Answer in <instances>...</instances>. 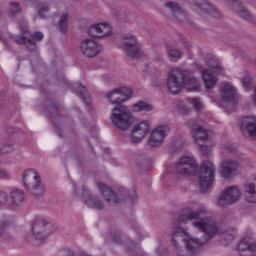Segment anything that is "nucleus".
<instances>
[{"instance_id":"1","label":"nucleus","mask_w":256,"mask_h":256,"mask_svg":"<svg viewBox=\"0 0 256 256\" xmlns=\"http://www.w3.org/2000/svg\"><path fill=\"white\" fill-rule=\"evenodd\" d=\"M219 233L221 226L205 208H184L173 226L172 245L175 249H180V243L183 241L190 256L199 255L201 247L207 241L215 239Z\"/></svg>"},{"instance_id":"2","label":"nucleus","mask_w":256,"mask_h":256,"mask_svg":"<svg viewBox=\"0 0 256 256\" xmlns=\"http://www.w3.org/2000/svg\"><path fill=\"white\" fill-rule=\"evenodd\" d=\"M112 125L119 131H129L135 124V116L125 105L115 106L110 113Z\"/></svg>"},{"instance_id":"3","label":"nucleus","mask_w":256,"mask_h":256,"mask_svg":"<svg viewBox=\"0 0 256 256\" xmlns=\"http://www.w3.org/2000/svg\"><path fill=\"white\" fill-rule=\"evenodd\" d=\"M23 183L32 197H43L45 187L41 184V176L34 169L26 170L22 175Z\"/></svg>"},{"instance_id":"4","label":"nucleus","mask_w":256,"mask_h":256,"mask_svg":"<svg viewBox=\"0 0 256 256\" xmlns=\"http://www.w3.org/2000/svg\"><path fill=\"white\" fill-rule=\"evenodd\" d=\"M187 70L181 68H172L167 74L166 85L170 93L177 95L181 93L185 85V75H187Z\"/></svg>"},{"instance_id":"5","label":"nucleus","mask_w":256,"mask_h":256,"mask_svg":"<svg viewBox=\"0 0 256 256\" xmlns=\"http://www.w3.org/2000/svg\"><path fill=\"white\" fill-rule=\"evenodd\" d=\"M198 180L202 193L209 191V187L215 181V165L210 161L203 162L198 172Z\"/></svg>"},{"instance_id":"6","label":"nucleus","mask_w":256,"mask_h":256,"mask_svg":"<svg viewBox=\"0 0 256 256\" xmlns=\"http://www.w3.org/2000/svg\"><path fill=\"white\" fill-rule=\"evenodd\" d=\"M121 42L122 48L129 59H139L141 57V45H139V40H137V36L133 33L124 34Z\"/></svg>"},{"instance_id":"7","label":"nucleus","mask_w":256,"mask_h":256,"mask_svg":"<svg viewBox=\"0 0 256 256\" xmlns=\"http://www.w3.org/2000/svg\"><path fill=\"white\" fill-rule=\"evenodd\" d=\"M133 97V90L129 87H119L110 91L107 94V99L112 103V105H122L125 101H129Z\"/></svg>"},{"instance_id":"8","label":"nucleus","mask_w":256,"mask_h":256,"mask_svg":"<svg viewBox=\"0 0 256 256\" xmlns=\"http://www.w3.org/2000/svg\"><path fill=\"white\" fill-rule=\"evenodd\" d=\"M179 175H195L197 172V159L193 156H182L176 165Z\"/></svg>"},{"instance_id":"9","label":"nucleus","mask_w":256,"mask_h":256,"mask_svg":"<svg viewBox=\"0 0 256 256\" xmlns=\"http://www.w3.org/2000/svg\"><path fill=\"white\" fill-rule=\"evenodd\" d=\"M169 133H171V128L168 125L157 126L149 136L148 145L150 147H161Z\"/></svg>"},{"instance_id":"10","label":"nucleus","mask_w":256,"mask_h":256,"mask_svg":"<svg viewBox=\"0 0 256 256\" xmlns=\"http://www.w3.org/2000/svg\"><path fill=\"white\" fill-rule=\"evenodd\" d=\"M239 201V188L236 186H230L226 188L220 194L218 198L219 207H227L228 205H233Z\"/></svg>"},{"instance_id":"11","label":"nucleus","mask_w":256,"mask_h":256,"mask_svg":"<svg viewBox=\"0 0 256 256\" xmlns=\"http://www.w3.org/2000/svg\"><path fill=\"white\" fill-rule=\"evenodd\" d=\"M149 129H151V123L148 120L136 124L131 132V143H141L145 139V136L149 134Z\"/></svg>"},{"instance_id":"12","label":"nucleus","mask_w":256,"mask_h":256,"mask_svg":"<svg viewBox=\"0 0 256 256\" xmlns=\"http://www.w3.org/2000/svg\"><path fill=\"white\" fill-rule=\"evenodd\" d=\"M103 51V47L93 39H85L81 43V53L85 57H97Z\"/></svg>"},{"instance_id":"13","label":"nucleus","mask_w":256,"mask_h":256,"mask_svg":"<svg viewBox=\"0 0 256 256\" xmlns=\"http://www.w3.org/2000/svg\"><path fill=\"white\" fill-rule=\"evenodd\" d=\"M239 171V162L231 159L222 161L220 164V175L224 179H233Z\"/></svg>"},{"instance_id":"14","label":"nucleus","mask_w":256,"mask_h":256,"mask_svg":"<svg viewBox=\"0 0 256 256\" xmlns=\"http://www.w3.org/2000/svg\"><path fill=\"white\" fill-rule=\"evenodd\" d=\"M31 231L33 237L39 241L47 239V237L51 235V232H49V223L45 222L43 219L36 220L31 228Z\"/></svg>"},{"instance_id":"15","label":"nucleus","mask_w":256,"mask_h":256,"mask_svg":"<svg viewBox=\"0 0 256 256\" xmlns=\"http://www.w3.org/2000/svg\"><path fill=\"white\" fill-rule=\"evenodd\" d=\"M220 95L223 103H228V105H237V93L235 92V87L229 83L222 84L220 87Z\"/></svg>"},{"instance_id":"16","label":"nucleus","mask_w":256,"mask_h":256,"mask_svg":"<svg viewBox=\"0 0 256 256\" xmlns=\"http://www.w3.org/2000/svg\"><path fill=\"white\" fill-rule=\"evenodd\" d=\"M82 201L91 209H97L98 211L105 209V203H103V200L91 195L86 187L82 188Z\"/></svg>"},{"instance_id":"17","label":"nucleus","mask_w":256,"mask_h":256,"mask_svg":"<svg viewBox=\"0 0 256 256\" xmlns=\"http://www.w3.org/2000/svg\"><path fill=\"white\" fill-rule=\"evenodd\" d=\"M240 256H256V242L251 237H244L238 244Z\"/></svg>"},{"instance_id":"18","label":"nucleus","mask_w":256,"mask_h":256,"mask_svg":"<svg viewBox=\"0 0 256 256\" xmlns=\"http://www.w3.org/2000/svg\"><path fill=\"white\" fill-rule=\"evenodd\" d=\"M243 135H248L251 139H256V116H246L240 125Z\"/></svg>"},{"instance_id":"19","label":"nucleus","mask_w":256,"mask_h":256,"mask_svg":"<svg viewBox=\"0 0 256 256\" xmlns=\"http://www.w3.org/2000/svg\"><path fill=\"white\" fill-rule=\"evenodd\" d=\"M111 33V26L107 23L92 25L88 28V35L94 38L107 37Z\"/></svg>"},{"instance_id":"20","label":"nucleus","mask_w":256,"mask_h":256,"mask_svg":"<svg viewBox=\"0 0 256 256\" xmlns=\"http://www.w3.org/2000/svg\"><path fill=\"white\" fill-rule=\"evenodd\" d=\"M226 3L232 7L238 17L244 19V21H253V16H251V13L241 5L239 0H226Z\"/></svg>"},{"instance_id":"21","label":"nucleus","mask_w":256,"mask_h":256,"mask_svg":"<svg viewBox=\"0 0 256 256\" xmlns=\"http://www.w3.org/2000/svg\"><path fill=\"white\" fill-rule=\"evenodd\" d=\"M191 135H192L194 141H196V143H199V141L211 140L212 132H211V130H207L206 128H204L201 125L195 124L192 127Z\"/></svg>"},{"instance_id":"22","label":"nucleus","mask_w":256,"mask_h":256,"mask_svg":"<svg viewBox=\"0 0 256 256\" xmlns=\"http://www.w3.org/2000/svg\"><path fill=\"white\" fill-rule=\"evenodd\" d=\"M165 7L170 9L173 17H175L178 23H184V21H187V14L185 13V11H183V8H181L178 3L166 2Z\"/></svg>"},{"instance_id":"23","label":"nucleus","mask_w":256,"mask_h":256,"mask_svg":"<svg viewBox=\"0 0 256 256\" xmlns=\"http://www.w3.org/2000/svg\"><path fill=\"white\" fill-rule=\"evenodd\" d=\"M194 3L196 7H199L202 11H205L208 13V15H211L214 19L221 18V12L217 10L213 5H211L207 0H194Z\"/></svg>"},{"instance_id":"24","label":"nucleus","mask_w":256,"mask_h":256,"mask_svg":"<svg viewBox=\"0 0 256 256\" xmlns=\"http://www.w3.org/2000/svg\"><path fill=\"white\" fill-rule=\"evenodd\" d=\"M98 190L108 203L116 204L119 202V195H117V193H115L113 189H111V187L107 186L106 184L98 183Z\"/></svg>"},{"instance_id":"25","label":"nucleus","mask_w":256,"mask_h":256,"mask_svg":"<svg viewBox=\"0 0 256 256\" xmlns=\"http://www.w3.org/2000/svg\"><path fill=\"white\" fill-rule=\"evenodd\" d=\"M9 195L11 209L20 207V205L25 201V194L23 193V190L11 188L9 190Z\"/></svg>"},{"instance_id":"26","label":"nucleus","mask_w":256,"mask_h":256,"mask_svg":"<svg viewBox=\"0 0 256 256\" xmlns=\"http://www.w3.org/2000/svg\"><path fill=\"white\" fill-rule=\"evenodd\" d=\"M202 81L206 89H213L217 85V76L209 69L202 70Z\"/></svg>"},{"instance_id":"27","label":"nucleus","mask_w":256,"mask_h":256,"mask_svg":"<svg viewBox=\"0 0 256 256\" xmlns=\"http://www.w3.org/2000/svg\"><path fill=\"white\" fill-rule=\"evenodd\" d=\"M44 37L45 35L42 32H34L26 42L28 51H35L37 49V43L43 41Z\"/></svg>"},{"instance_id":"28","label":"nucleus","mask_w":256,"mask_h":256,"mask_svg":"<svg viewBox=\"0 0 256 256\" xmlns=\"http://www.w3.org/2000/svg\"><path fill=\"white\" fill-rule=\"evenodd\" d=\"M184 87H186V89H188L189 91H199L201 83H199V80L196 77L187 78V75H185Z\"/></svg>"},{"instance_id":"29","label":"nucleus","mask_w":256,"mask_h":256,"mask_svg":"<svg viewBox=\"0 0 256 256\" xmlns=\"http://www.w3.org/2000/svg\"><path fill=\"white\" fill-rule=\"evenodd\" d=\"M0 209H11L9 190H0Z\"/></svg>"},{"instance_id":"30","label":"nucleus","mask_w":256,"mask_h":256,"mask_svg":"<svg viewBox=\"0 0 256 256\" xmlns=\"http://www.w3.org/2000/svg\"><path fill=\"white\" fill-rule=\"evenodd\" d=\"M132 110L135 112V113H139V111H153V105L147 103V102H144V101H139L135 104L132 105Z\"/></svg>"},{"instance_id":"31","label":"nucleus","mask_w":256,"mask_h":256,"mask_svg":"<svg viewBox=\"0 0 256 256\" xmlns=\"http://www.w3.org/2000/svg\"><path fill=\"white\" fill-rule=\"evenodd\" d=\"M169 61L173 63H177L179 59H181V51L177 50V48L169 47L167 51Z\"/></svg>"},{"instance_id":"32","label":"nucleus","mask_w":256,"mask_h":256,"mask_svg":"<svg viewBox=\"0 0 256 256\" xmlns=\"http://www.w3.org/2000/svg\"><path fill=\"white\" fill-rule=\"evenodd\" d=\"M68 21H69V14L68 13L62 14V16L58 22V29L62 33H67Z\"/></svg>"},{"instance_id":"33","label":"nucleus","mask_w":256,"mask_h":256,"mask_svg":"<svg viewBox=\"0 0 256 256\" xmlns=\"http://www.w3.org/2000/svg\"><path fill=\"white\" fill-rule=\"evenodd\" d=\"M207 65L208 67H210V69H214V71L216 73H220V71H222V67H221V63H219V60L215 59V58H210L207 61Z\"/></svg>"},{"instance_id":"34","label":"nucleus","mask_w":256,"mask_h":256,"mask_svg":"<svg viewBox=\"0 0 256 256\" xmlns=\"http://www.w3.org/2000/svg\"><path fill=\"white\" fill-rule=\"evenodd\" d=\"M188 103L195 109V111H201L203 109V102L199 98H188Z\"/></svg>"},{"instance_id":"35","label":"nucleus","mask_w":256,"mask_h":256,"mask_svg":"<svg viewBox=\"0 0 256 256\" xmlns=\"http://www.w3.org/2000/svg\"><path fill=\"white\" fill-rule=\"evenodd\" d=\"M242 85L246 91H249L251 89V85H253V79L249 75H246L242 78Z\"/></svg>"},{"instance_id":"36","label":"nucleus","mask_w":256,"mask_h":256,"mask_svg":"<svg viewBox=\"0 0 256 256\" xmlns=\"http://www.w3.org/2000/svg\"><path fill=\"white\" fill-rule=\"evenodd\" d=\"M74 89L78 91L79 95L82 97H87V88L81 84H75Z\"/></svg>"},{"instance_id":"37","label":"nucleus","mask_w":256,"mask_h":256,"mask_svg":"<svg viewBox=\"0 0 256 256\" xmlns=\"http://www.w3.org/2000/svg\"><path fill=\"white\" fill-rule=\"evenodd\" d=\"M21 11V8H19V3L18 2H12L10 4V13L11 15H17Z\"/></svg>"},{"instance_id":"38","label":"nucleus","mask_w":256,"mask_h":256,"mask_svg":"<svg viewBox=\"0 0 256 256\" xmlns=\"http://www.w3.org/2000/svg\"><path fill=\"white\" fill-rule=\"evenodd\" d=\"M199 149L205 157L211 154V146L200 145Z\"/></svg>"},{"instance_id":"39","label":"nucleus","mask_w":256,"mask_h":256,"mask_svg":"<svg viewBox=\"0 0 256 256\" xmlns=\"http://www.w3.org/2000/svg\"><path fill=\"white\" fill-rule=\"evenodd\" d=\"M15 43H17V45H27V43H25V41H27V36L22 35V36H16L14 38Z\"/></svg>"},{"instance_id":"40","label":"nucleus","mask_w":256,"mask_h":256,"mask_svg":"<svg viewBox=\"0 0 256 256\" xmlns=\"http://www.w3.org/2000/svg\"><path fill=\"white\" fill-rule=\"evenodd\" d=\"M11 151H13V146H11V144L4 145L0 148V153H2V155H7V153H11Z\"/></svg>"},{"instance_id":"41","label":"nucleus","mask_w":256,"mask_h":256,"mask_svg":"<svg viewBox=\"0 0 256 256\" xmlns=\"http://www.w3.org/2000/svg\"><path fill=\"white\" fill-rule=\"evenodd\" d=\"M19 29L22 33H27V31H28L27 22L26 21L20 22Z\"/></svg>"},{"instance_id":"42","label":"nucleus","mask_w":256,"mask_h":256,"mask_svg":"<svg viewBox=\"0 0 256 256\" xmlns=\"http://www.w3.org/2000/svg\"><path fill=\"white\" fill-rule=\"evenodd\" d=\"M45 13H49V7H43L42 9H40L39 16L41 17V19H45Z\"/></svg>"},{"instance_id":"43","label":"nucleus","mask_w":256,"mask_h":256,"mask_svg":"<svg viewBox=\"0 0 256 256\" xmlns=\"http://www.w3.org/2000/svg\"><path fill=\"white\" fill-rule=\"evenodd\" d=\"M7 177H9V174L4 170H0V179H7Z\"/></svg>"},{"instance_id":"44","label":"nucleus","mask_w":256,"mask_h":256,"mask_svg":"<svg viewBox=\"0 0 256 256\" xmlns=\"http://www.w3.org/2000/svg\"><path fill=\"white\" fill-rule=\"evenodd\" d=\"M226 239H228V241H233L235 239V231H232V233L229 234L228 238H226Z\"/></svg>"},{"instance_id":"45","label":"nucleus","mask_w":256,"mask_h":256,"mask_svg":"<svg viewBox=\"0 0 256 256\" xmlns=\"http://www.w3.org/2000/svg\"><path fill=\"white\" fill-rule=\"evenodd\" d=\"M182 113H187V107L183 106L182 110H180Z\"/></svg>"},{"instance_id":"46","label":"nucleus","mask_w":256,"mask_h":256,"mask_svg":"<svg viewBox=\"0 0 256 256\" xmlns=\"http://www.w3.org/2000/svg\"><path fill=\"white\" fill-rule=\"evenodd\" d=\"M73 187H74V191L77 192V185L73 184Z\"/></svg>"},{"instance_id":"47","label":"nucleus","mask_w":256,"mask_h":256,"mask_svg":"<svg viewBox=\"0 0 256 256\" xmlns=\"http://www.w3.org/2000/svg\"><path fill=\"white\" fill-rule=\"evenodd\" d=\"M3 233H4V231L0 230V237H3Z\"/></svg>"},{"instance_id":"48","label":"nucleus","mask_w":256,"mask_h":256,"mask_svg":"<svg viewBox=\"0 0 256 256\" xmlns=\"http://www.w3.org/2000/svg\"><path fill=\"white\" fill-rule=\"evenodd\" d=\"M86 103H89V98H86Z\"/></svg>"}]
</instances>
